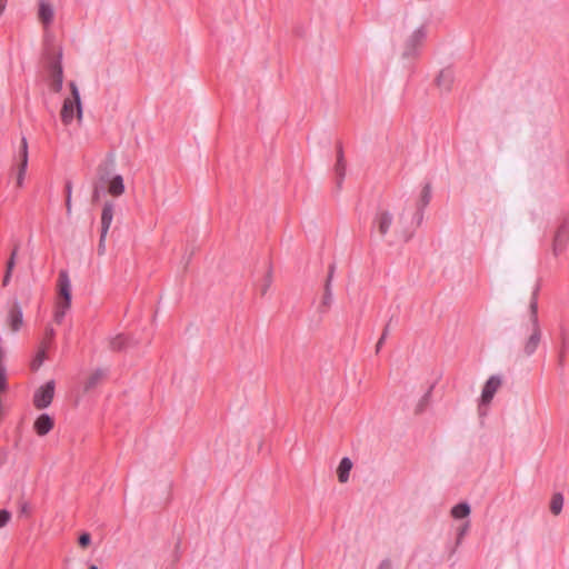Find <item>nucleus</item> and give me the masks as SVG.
Wrapping results in <instances>:
<instances>
[{"label": "nucleus", "mask_w": 569, "mask_h": 569, "mask_svg": "<svg viewBox=\"0 0 569 569\" xmlns=\"http://www.w3.org/2000/svg\"><path fill=\"white\" fill-rule=\"evenodd\" d=\"M538 292L539 287L537 286L536 289L532 292V297L529 302V312H530V321L532 325V331L531 335L528 337V339L523 343V353L527 357L532 356L541 341L542 332L539 325L538 319Z\"/></svg>", "instance_id": "obj_1"}, {"label": "nucleus", "mask_w": 569, "mask_h": 569, "mask_svg": "<svg viewBox=\"0 0 569 569\" xmlns=\"http://www.w3.org/2000/svg\"><path fill=\"white\" fill-rule=\"evenodd\" d=\"M71 90V98H67L63 101V106L60 112L61 121L68 126L74 119V111L77 113L78 120L82 119V106L80 100L79 89L76 82L71 81L69 83Z\"/></svg>", "instance_id": "obj_2"}, {"label": "nucleus", "mask_w": 569, "mask_h": 569, "mask_svg": "<svg viewBox=\"0 0 569 569\" xmlns=\"http://www.w3.org/2000/svg\"><path fill=\"white\" fill-rule=\"evenodd\" d=\"M569 243V216H566L558 226L552 243L555 256L562 253Z\"/></svg>", "instance_id": "obj_3"}, {"label": "nucleus", "mask_w": 569, "mask_h": 569, "mask_svg": "<svg viewBox=\"0 0 569 569\" xmlns=\"http://www.w3.org/2000/svg\"><path fill=\"white\" fill-rule=\"evenodd\" d=\"M427 38L426 27L421 26L416 29L410 37L406 40L405 49L402 52L403 58H412L417 54L418 48L423 43Z\"/></svg>", "instance_id": "obj_4"}, {"label": "nucleus", "mask_w": 569, "mask_h": 569, "mask_svg": "<svg viewBox=\"0 0 569 569\" xmlns=\"http://www.w3.org/2000/svg\"><path fill=\"white\" fill-rule=\"evenodd\" d=\"M28 141L26 137H22L21 139V146L19 150V154L17 158V166H16V180H17V187L21 188L23 186L27 167H28Z\"/></svg>", "instance_id": "obj_5"}, {"label": "nucleus", "mask_w": 569, "mask_h": 569, "mask_svg": "<svg viewBox=\"0 0 569 569\" xmlns=\"http://www.w3.org/2000/svg\"><path fill=\"white\" fill-rule=\"evenodd\" d=\"M392 222L393 214L387 209L379 208L372 220V229H376L380 237L385 238L390 231Z\"/></svg>", "instance_id": "obj_6"}, {"label": "nucleus", "mask_w": 569, "mask_h": 569, "mask_svg": "<svg viewBox=\"0 0 569 569\" xmlns=\"http://www.w3.org/2000/svg\"><path fill=\"white\" fill-rule=\"evenodd\" d=\"M58 295L60 306L69 309L71 306V282L67 270H60L58 277Z\"/></svg>", "instance_id": "obj_7"}, {"label": "nucleus", "mask_w": 569, "mask_h": 569, "mask_svg": "<svg viewBox=\"0 0 569 569\" xmlns=\"http://www.w3.org/2000/svg\"><path fill=\"white\" fill-rule=\"evenodd\" d=\"M54 396V381L50 380L41 386L33 396V405L37 409L49 407Z\"/></svg>", "instance_id": "obj_8"}, {"label": "nucleus", "mask_w": 569, "mask_h": 569, "mask_svg": "<svg viewBox=\"0 0 569 569\" xmlns=\"http://www.w3.org/2000/svg\"><path fill=\"white\" fill-rule=\"evenodd\" d=\"M501 383H502L501 377L498 375H493V376L489 377V379L486 381V383L482 388V392H481V397H480V401H479V411L480 412L485 406L490 405V402L492 401V399L495 397V393L500 388Z\"/></svg>", "instance_id": "obj_9"}, {"label": "nucleus", "mask_w": 569, "mask_h": 569, "mask_svg": "<svg viewBox=\"0 0 569 569\" xmlns=\"http://www.w3.org/2000/svg\"><path fill=\"white\" fill-rule=\"evenodd\" d=\"M49 69L51 77L50 88L53 92H59L61 91L63 83V69L61 63V56L51 61Z\"/></svg>", "instance_id": "obj_10"}, {"label": "nucleus", "mask_w": 569, "mask_h": 569, "mask_svg": "<svg viewBox=\"0 0 569 569\" xmlns=\"http://www.w3.org/2000/svg\"><path fill=\"white\" fill-rule=\"evenodd\" d=\"M336 184L338 190L341 189L346 176V160L343 154L342 144L339 142L337 146V162L335 164Z\"/></svg>", "instance_id": "obj_11"}, {"label": "nucleus", "mask_w": 569, "mask_h": 569, "mask_svg": "<svg viewBox=\"0 0 569 569\" xmlns=\"http://www.w3.org/2000/svg\"><path fill=\"white\" fill-rule=\"evenodd\" d=\"M430 200H431V184H430V182H427L421 190L420 199L417 204V211L415 213V218L417 220V226H420V223L422 222L423 210L429 204Z\"/></svg>", "instance_id": "obj_12"}, {"label": "nucleus", "mask_w": 569, "mask_h": 569, "mask_svg": "<svg viewBox=\"0 0 569 569\" xmlns=\"http://www.w3.org/2000/svg\"><path fill=\"white\" fill-rule=\"evenodd\" d=\"M108 343L109 349L116 352L126 351L128 348L137 345L136 341L123 333L109 338Z\"/></svg>", "instance_id": "obj_13"}, {"label": "nucleus", "mask_w": 569, "mask_h": 569, "mask_svg": "<svg viewBox=\"0 0 569 569\" xmlns=\"http://www.w3.org/2000/svg\"><path fill=\"white\" fill-rule=\"evenodd\" d=\"M53 426V419L48 413H42L36 419L33 429L38 436L42 437L48 435L52 430Z\"/></svg>", "instance_id": "obj_14"}, {"label": "nucleus", "mask_w": 569, "mask_h": 569, "mask_svg": "<svg viewBox=\"0 0 569 569\" xmlns=\"http://www.w3.org/2000/svg\"><path fill=\"white\" fill-rule=\"evenodd\" d=\"M114 204L111 201H106L101 212V232L102 238L107 237L109 228L113 219Z\"/></svg>", "instance_id": "obj_15"}, {"label": "nucleus", "mask_w": 569, "mask_h": 569, "mask_svg": "<svg viewBox=\"0 0 569 569\" xmlns=\"http://www.w3.org/2000/svg\"><path fill=\"white\" fill-rule=\"evenodd\" d=\"M38 17L44 27L50 26L54 18V11L52 6L49 2L41 0L39 2Z\"/></svg>", "instance_id": "obj_16"}, {"label": "nucleus", "mask_w": 569, "mask_h": 569, "mask_svg": "<svg viewBox=\"0 0 569 569\" xmlns=\"http://www.w3.org/2000/svg\"><path fill=\"white\" fill-rule=\"evenodd\" d=\"M455 80L453 71L450 68L443 69L437 77V84L445 91H450Z\"/></svg>", "instance_id": "obj_17"}, {"label": "nucleus", "mask_w": 569, "mask_h": 569, "mask_svg": "<svg viewBox=\"0 0 569 569\" xmlns=\"http://www.w3.org/2000/svg\"><path fill=\"white\" fill-rule=\"evenodd\" d=\"M19 248H20V243L19 241H17L12 248V251H11V254L7 261V268H6V273L3 276V286H7L10 281V278H11V273H12V270L16 266V259H17V254H18V251H19Z\"/></svg>", "instance_id": "obj_18"}, {"label": "nucleus", "mask_w": 569, "mask_h": 569, "mask_svg": "<svg viewBox=\"0 0 569 569\" xmlns=\"http://www.w3.org/2000/svg\"><path fill=\"white\" fill-rule=\"evenodd\" d=\"M9 317L11 329L18 331L22 325V309L18 302L13 303Z\"/></svg>", "instance_id": "obj_19"}, {"label": "nucleus", "mask_w": 569, "mask_h": 569, "mask_svg": "<svg viewBox=\"0 0 569 569\" xmlns=\"http://www.w3.org/2000/svg\"><path fill=\"white\" fill-rule=\"evenodd\" d=\"M351 468H352V461L350 460V458H348V457L342 458L338 466V469H337L338 480L341 483H345L348 481Z\"/></svg>", "instance_id": "obj_20"}, {"label": "nucleus", "mask_w": 569, "mask_h": 569, "mask_svg": "<svg viewBox=\"0 0 569 569\" xmlns=\"http://www.w3.org/2000/svg\"><path fill=\"white\" fill-rule=\"evenodd\" d=\"M107 376V371L103 369H97L94 370L89 378L87 379L84 383V391H90L91 389L96 388Z\"/></svg>", "instance_id": "obj_21"}, {"label": "nucleus", "mask_w": 569, "mask_h": 569, "mask_svg": "<svg viewBox=\"0 0 569 569\" xmlns=\"http://www.w3.org/2000/svg\"><path fill=\"white\" fill-rule=\"evenodd\" d=\"M108 192L113 197H119L124 192L123 178L120 174H116L109 181Z\"/></svg>", "instance_id": "obj_22"}, {"label": "nucleus", "mask_w": 569, "mask_h": 569, "mask_svg": "<svg viewBox=\"0 0 569 569\" xmlns=\"http://www.w3.org/2000/svg\"><path fill=\"white\" fill-rule=\"evenodd\" d=\"M471 508L468 502H459L451 509L455 519H463L470 515Z\"/></svg>", "instance_id": "obj_23"}, {"label": "nucleus", "mask_w": 569, "mask_h": 569, "mask_svg": "<svg viewBox=\"0 0 569 569\" xmlns=\"http://www.w3.org/2000/svg\"><path fill=\"white\" fill-rule=\"evenodd\" d=\"M332 302V289L329 283H325V292L321 300V303L319 306V312L326 313L328 309L330 308Z\"/></svg>", "instance_id": "obj_24"}, {"label": "nucleus", "mask_w": 569, "mask_h": 569, "mask_svg": "<svg viewBox=\"0 0 569 569\" xmlns=\"http://www.w3.org/2000/svg\"><path fill=\"white\" fill-rule=\"evenodd\" d=\"M563 507V496L560 492H556L551 497L550 511L552 515L558 516Z\"/></svg>", "instance_id": "obj_25"}, {"label": "nucleus", "mask_w": 569, "mask_h": 569, "mask_svg": "<svg viewBox=\"0 0 569 569\" xmlns=\"http://www.w3.org/2000/svg\"><path fill=\"white\" fill-rule=\"evenodd\" d=\"M568 348H569V337L565 331H562L561 332V349L559 351V357H558V363L560 367H562L565 363V356H566Z\"/></svg>", "instance_id": "obj_26"}, {"label": "nucleus", "mask_w": 569, "mask_h": 569, "mask_svg": "<svg viewBox=\"0 0 569 569\" xmlns=\"http://www.w3.org/2000/svg\"><path fill=\"white\" fill-rule=\"evenodd\" d=\"M433 390V386H430L427 392L422 396V398L419 400L417 407H416V413H421L425 411V409L428 407L431 398V393Z\"/></svg>", "instance_id": "obj_27"}, {"label": "nucleus", "mask_w": 569, "mask_h": 569, "mask_svg": "<svg viewBox=\"0 0 569 569\" xmlns=\"http://www.w3.org/2000/svg\"><path fill=\"white\" fill-rule=\"evenodd\" d=\"M469 528H470V521H466L463 522L459 528H458V532H457V546H459L463 539V537L467 535V532L469 531Z\"/></svg>", "instance_id": "obj_28"}, {"label": "nucleus", "mask_w": 569, "mask_h": 569, "mask_svg": "<svg viewBox=\"0 0 569 569\" xmlns=\"http://www.w3.org/2000/svg\"><path fill=\"white\" fill-rule=\"evenodd\" d=\"M44 357H46V351L44 349L40 350L36 358L32 360L31 362V369L32 370H38L39 367L42 365L43 360H44Z\"/></svg>", "instance_id": "obj_29"}, {"label": "nucleus", "mask_w": 569, "mask_h": 569, "mask_svg": "<svg viewBox=\"0 0 569 569\" xmlns=\"http://www.w3.org/2000/svg\"><path fill=\"white\" fill-rule=\"evenodd\" d=\"M99 179L102 182H107L110 176V168L109 164L106 163L104 166H100L98 169Z\"/></svg>", "instance_id": "obj_30"}, {"label": "nucleus", "mask_w": 569, "mask_h": 569, "mask_svg": "<svg viewBox=\"0 0 569 569\" xmlns=\"http://www.w3.org/2000/svg\"><path fill=\"white\" fill-rule=\"evenodd\" d=\"M271 283H272V270H271V268H269L268 271H267L266 278H264V282H263L262 287H261V295L262 296L267 293V291L270 288Z\"/></svg>", "instance_id": "obj_31"}, {"label": "nucleus", "mask_w": 569, "mask_h": 569, "mask_svg": "<svg viewBox=\"0 0 569 569\" xmlns=\"http://www.w3.org/2000/svg\"><path fill=\"white\" fill-rule=\"evenodd\" d=\"M68 309H64L63 306H60V303L57 302V309H56V312H54V320L56 322L58 323H61L64 316H66V312H67Z\"/></svg>", "instance_id": "obj_32"}, {"label": "nucleus", "mask_w": 569, "mask_h": 569, "mask_svg": "<svg viewBox=\"0 0 569 569\" xmlns=\"http://www.w3.org/2000/svg\"><path fill=\"white\" fill-rule=\"evenodd\" d=\"M78 543L81 548H87L91 543V536L88 532H83L79 536Z\"/></svg>", "instance_id": "obj_33"}, {"label": "nucleus", "mask_w": 569, "mask_h": 569, "mask_svg": "<svg viewBox=\"0 0 569 569\" xmlns=\"http://www.w3.org/2000/svg\"><path fill=\"white\" fill-rule=\"evenodd\" d=\"M10 519H11V513L6 509H1L0 510V528L4 527L9 522Z\"/></svg>", "instance_id": "obj_34"}, {"label": "nucleus", "mask_w": 569, "mask_h": 569, "mask_svg": "<svg viewBox=\"0 0 569 569\" xmlns=\"http://www.w3.org/2000/svg\"><path fill=\"white\" fill-rule=\"evenodd\" d=\"M335 272H336V263H330L329 269H328V276H327V279H326V283H329L331 286Z\"/></svg>", "instance_id": "obj_35"}, {"label": "nucleus", "mask_w": 569, "mask_h": 569, "mask_svg": "<svg viewBox=\"0 0 569 569\" xmlns=\"http://www.w3.org/2000/svg\"><path fill=\"white\" fill-rule=\"evenodd\" d=\"M412 233H413V230L411 229H403L400 233V238L403 240V241H408L411 237H412Z\"/></svg>", "instance_id": "obj_36"}, {"label": "nucleus", "mask_w": 569, "mask_h": 569, "mask_svg": "<svg viewBox=\"0 0 569 569\" xmlns=\"http://www.w3.org/2000/svg\"><path fill=\"white\" fill-rule=\"evenodd\" d=\"M377 569H392V562L389 558L383 559Z\"/></svg>", "instance_id": "obj_37"}, {"label": "nucleus", "mask_w": 569, "mask_h": 569, "mask_svg": "<svg viewBox=\"0 0 569 569\" xmlns=\"http://www.w3.org/2000/svg\"><path fill=\"white\" fill-rule=\"evenodd\" d=\"M104 241H106V237L102 238V232H100V239H99V244H98V253L99 254L104 253Z\"/></svg>", "instance_id": "obj_38"}, {"label": "nucleus", "mask_w": 569, "mask_h": 569, "mask_svg": "<svg viewBox=\"0 0 569 569\" xmlns=\"http://www.w3.org/2000/svg\"><path fill=\"white\" fill-rule=\"evenodd\" d=\"M64 191H66V198H71V194H72V182L71 181L68 180L66 182Z\"/></svg>", "instance_id": "obj_39"}, {"label": "nucleus", "mask_w": 569, "mask_h": 569, "mask_svg": "<svg viewBox=\"0 0 569 569\" xmlns=\"http://www.w3.org/2000/svg\"><path fill=\"white\" fill-rule=\"evenodd\" d=\"M100 198V190L98 186H94L93 193H92V200L98 201Z\"/></svg>", "instance_id": "obj_40"}, {"label": "nucleus", "mask_w": 569, "mask_h": 569, "mask_svg": "<svg viewBox=\"0 0 569 569\" xmlns=\"http://www.w3.org/2000/svg\"><path fill=\"white\" fill-rule=\"evenodd\" d=\"M392 321V317L390 318L389 322L385 326L383 330H382V333L385 337H388L389 335V331H390V322Z\"/></svg>", "instance_id": "obj_41"}, {"label": "nucleus", "mask_w": 569, "mask_h": 569, "mask_svg": "<svg viewBox=\"0 0 569 569\" xmlns=\"http://www.w3.org/2000/svg\"><path fill=\"white\" fill-rule=\"evenodd\" d=\"M67 214L71 213V198H66Z\"/></svg>", "instance_id": "obj_42"}, {"label": "nucleus", "mask_w": 569, "mask_h": 569, "mask_svg": "<svg viewBox=\"0 0 569 569\" xmlns=\"http://www.w3.org/2000/svg\"><path fill=\"white\" fill-rule=\"evenodd\" d=\"M6 4H7V2L0 0V14L3 12Z\"/></svg>", "instance_id": "obj_43"}, {"label": "nucleus", "mask_w": 569, "mask_h": 569, "mask_svg": "<svg viewBox=\"0 0 569 569\" xmlns=\"http://www.w3.org/2000/svg\"><path fill=\"white\" fill-rule=\"evenodd\" d=\"M383 346V343H380L377 341V345H376V352L378 353L381 349V347Z\"/></svg>", "instance_id": "obj_44"}, {"label": "nucleus", "mask_w": 569, "mask_h": 569, "mask_svg": "<svg viewBox=\"0 0 569 569\" xmlns=\"http://www.w3.org/2000/svg\"><path fill=\"white\" fill-rule=\"evenodd\" d=\"M387 337H385L383 335H381V337L379 338L378 342L380 343H385Z\"/></svg>", "instance_id": "obj_45"}, {"label": "nucleus", "mask_w": 569, "mask_h": 569, "mask_svg": "<svg viewBox=\"0 0 569 569\" xmlns=\"http://www.w3.org/2000/svg\"><path fill=\"white\" fill-rule=\"evenodd\" d=\"M48 335L51 337L53 336V329L48 330Z\"/></svg>", "instance_id": "obj_46"}, {"label": "nucleus", "mask_w": 569, "mask_h": 569, "mask_svg": "<svg viewBox=\"0 0 569 569\" xmlns=\"http://www.w3.org/2000/svg\"><path fill=\"white\" fill-rule=\"evenodd\" d=\"M89 569H98V566H96V565H90Z\"/></svg>", "instance_id": "obj_47"}]
</instances>
